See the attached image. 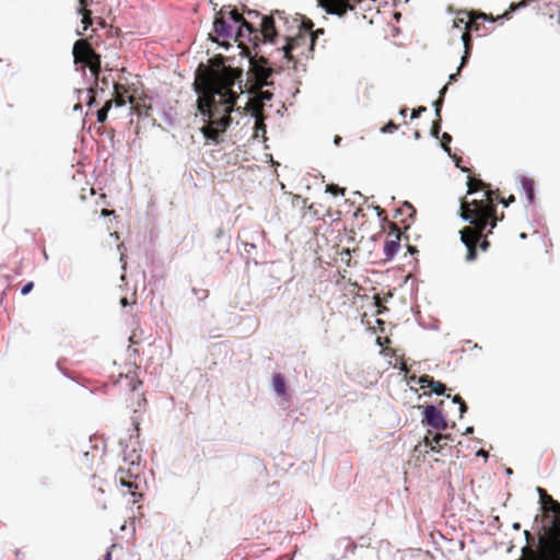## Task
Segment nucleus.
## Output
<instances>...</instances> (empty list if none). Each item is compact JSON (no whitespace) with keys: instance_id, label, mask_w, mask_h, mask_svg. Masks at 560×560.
I'll list each match as a JSON object with an SVG mask.
<instances>
[{"instance_id":"6","label":"nucleus","mask_w":560,"mask_h":560,"mask_svg":"<svg viewBox=\"0 0 560 560\" xmlns=\"http://www.w3.org/2000/svg\"><path fill=\"white\" fill-rule=\"evenodd\" d=\"M250 63L257 82L262 86L270 85L269 78L272 75V69L267 60L260 58L259 60H250Z\"/></svg>"},{"instance_id":"33","label":"nucleus","mask_w":560,"mask_h":560,"mask_svg":"<svg viewBox=\"0 0 560 560\" xmlns=\"http://www.w3.org/2000/svg\"><path fill=\"white\" fill-rule=\"evenodd\" d=\"M442 104H443V100H441V98H439V100H436L435 102L432 103V106L434 107L435 116L438 118H441L440 117V112H441V108H442Z\"/></svg>"},{"instance_id":"57","label":"nucleus","mask_w":560,"mask_h":560,"mask_svg":"<svg viewBox=\"0 0 560 560\" xmlns=\"http://www.w3.org/2000/svg\"><path fill=\"white\" fill-rule=\"evenodd\" d=\"M512 527H513V529L518 530V529H520V527H521V525H520V523H514V524L512 525Z\"/></svg>"},{"instance_id":"5","label":"nucleus","mask_w":560,"mask_h":560,"mask_svg":"<svg viewBox=\"0 0 560 560\" xmlns=\"http://www.w3.org/2000/svg\"><path fill=\"white\" fill-rule=\"evenodd\" d=\"M213 34H209V39L212 43L219 44L221 47H223L225 50L229 49L230 44L219 43V38H230L232 36V26L230 23H228L223 18L217 16L213 21Z\"/></svg>"},{"instance_id":"23","label":"nucleus","mask_w":560,"mask_h":560,"mask_svg":"<svg viewBox=\"0 0 560 560\" xmlns=\"http://www.w3.org/2000/svg\"><path fill=\"white\" fill-rule=\"evenodd\" d=\"M447 436L445 435H441V434H435L432 440H429L427 441V445L430 446V451L431 452H435V453H439V448H440V442L443 440V439H446Z\"/></svg>"},{"instance_id":"40","label":"nucleus","mask_w":560,"mask_h":560,"mask_svg":"<svg viewBox=\"0 0 560 560\" xmlns=\"http://www.w3.org/2000/svg\"><path fill=\"white\" fill-rule=\"evenodd\" d=\"M261 98L264 101H270L272 98V93L269 91H262L261 92Z\"/></svg>"},{"instance_id":"11","label":"nucleus","mask_w":560,"mask_h":560,"mask_svg":"<svg viewBox=\"0 0 560 560\" xmlns=\"http://www.w3.org/2000/svg\"><path fill=\"white\" fill-rule=\"evenodd\" d=\"M261 31L266 40L273 43L278 33L275 26V20L272 16H261Z\"/></svg>"},{"instance_id":"48","label":"nucleus","mask_w":560,"mask_h":560,"mask_svg":"<svg viewBox=\"0 0 560 560\" xmlns=\"http://www.w3.org/2000/svg\"><path fill=\"white\" fill-rule=\"evenodd\" d=\"M119 303H120V305H121L122 307H126V306H128V305H129V301H128V299H127V298H121V299H120V301H119Z\"/></svg>"},{"instance_id":"12","label":"nucleus","mask_w":560,"mask_h":560,"mask_svg":"<svg viewBox=\"0 0 560 560\" xmlns=\"http://www.w3.org/2000/svg\"><path fill=\"white\" fill-rule=\"evenodd\" d=\"M467 229L459 231L460 242L467 249L466 260L474 261L477 258V249L475 243L467 236Z\"/></svg>"},{"instance_id":"28","label":"nucleus","mask_w":560,"mask_h":560,"mask_svg":"<svg viewBox=\"0 0 560 560\" xmlns=\"http://www.w3.org/2000/svg\"><path fill=\"white\" fill-rule=\"evenodd\" d=\"M397 129H398V125L395 124L394 121L389 120L387 124H385L381 128V132L382 133H392V132L396 131Z\"/></svg>"},{"instance_id":"4","label":"nucleus","mask_w":560,"mask_h":560,"mask_svg":"<svg viewBox=\"0 0 560 560\" xmlns=\"http://www.w3.org/2000/svg\"><path fill=\"white\" fill-rule=\"evenodd\" d=\"M474 207L478 211V215L475 219L476 224H472L479 234H481L486 229L493 230L495 228V222L490 221L492 215L495 212V206H492L490 209L482 206L479 201H472Z\"/></svg>"},{"instance_id":"18","label":"nucleus","mask_w":560,"mask_h":560,"mask_svg":"<svg viewBox=\"0 0 560 560\" xmlns=\"http://www.w3.org/2000/svg\"><path fill=\"white\" fill-rule=\"evenodd\" d=\"M516 10V5L514 3H512L510 5V11L509 12H504L503 14L501 15H498L495 19L492 18L491 15H487L486 13L483 12H480L479 13V19L483 20V21H487V22H495V21H499L501 24L504 22V21H508L512 13Z\"/></svg>"},{"instance_id":"13","label":"nucleus","mask_w":560,"mask_h":560,"mask_svg":"<svg viewBox=\"0 0 560 560\" xmlns=\"http://www.w3.org/2000/svg\"><path fill=\"white\" fill-rule=\"evenodd\" d=\"M460 39H462L463 46H464V54L460 58V63L458 66V72H460L462 69L467 65L469 57H470V52H471V46H472L471 38L468 34L463 32L460 34Z\"/></svg>"},{"instance_id":"36","label":"nucleus","mask_w":560,"mask_h":560,"mask_svg":"<svg viewBox=\"0 0 560 560\" xmlns=\"http://www.w3.org/2000/svg\"><path fill=\"white\" fill-rule=\"evenodd\" d=\"M453 23H454V27H457L458 30L466 26V22L464 19L458 18V19L454 20Z\"/></svg>"},{"instance_id":"47","label":"nucleus","mask_w":560,"mask_h":560,"mask_svg":"<svg viewBox=\"0 0 560 560\" xmlns=\"http://www.w3.org/2000/svg\"><path fill=\"white\" fill-rule=\"evenodd\" d=\"M446 91H447V85H444V86L442 88V90L440 91V96H439V98L444 100V96H445Z\"/></svg>"},{"instance_id":"43","label":"nucleus","mask_w":560,"mask_h":560,"mask_svg":"<svg viewBox=\"0 0 560 560\" xmlns=\"http://www.w3.org/2000/svg\"><path fill=\"white\" fill-rule=\"evenodd\" d=\"M460 72H458V70L456 71V73H452L450 74L448 77V81L450 82H455L457 80V77L459 75Z\"/></svg>"},{"instance_id":"8","label":"nucleus","mask_w":560,"mask_h":560,"mask_svg":"<svg viewBox=\"0 0 560 560\" xmlns=\"http://www.w3.org/2000/svg\"><path fill=\"white\" fill-rule=\"evenodd\" d=\"M536 492L538 493L540 501L546 497L549 501L548 511L552 514V526L556 530L560 532V503L555 501L551 497H548L545 489L537 487Z\"/></svg>"},{"instance_id":"2","label":"nucleus","mask_w":560,"mask_h":560,"mask_svg":"<svg viewBox=\"0 0 560 560\" xmlns=\"http://www.w3.org/2000/svg\"><path fill=\"white\" fill-rule=\"evenodd\" d=\"M259 242H264V232H252L249 237L242 240L241 244L238 245L241 255L245 256L247 260L252 259L255 264H257Z\"/></svg>"},{"instance_id":"14","label":"nucleus","mask_w":560,"mask_h":560,"mask_svg":"<svg viewBox=\"0 0 560 560\" xmlns=\"http://www.w3.org/2000/svg\"><path fill=\"white\" fill-rule=\"evenodd\" d=\"M468 189L467 194L472 195L478 189L485 190L483 196L489 197L490 195V187L481 179H472L470 175H468V183H467Z\"/></svg>"},{"instance_id":"30","label":"nucleus","mask_w":560,"mask_h":560,"mask_svg":"<svg viewBox=\"0 0 560 560\" xmlns=\"http://www.w3.org/2000/svg\"><path fill=\"white\" fill-rule=\"evenodd\" d=\"M34 288V282L33 281H28L26 283H24L21 288V294L22 295H27Z\"/></svg>"},{"instance_id":"24","label":"nucleus","mask_w":560,"mask_h":560,"mask_svg":"<svg viewBox=\"0 0 560 560\" xmlns=\"http://www.w3.org/2000/svg\"><path fill=\"white\" fill-rule=\"evenodd\" d=\"M441 138H442L441 148L444 150V152H446L450 156H452L451 147H450V143L452 142V136L447 132H444V133H442Z\"/></svg>"},{"instance_id":"52","label":"nucleus","mask_w":560,"mask_h":560,"mask_svg":"<svg viewBox=\"0 0 560 560\" xmlns=\"http://www.w3.org/2000/svg\"><path fill=\"white\" fill-rule=\"evenodd\" d=\"M340 141H341V137H340V136H335V138H334V143H335L336 145H338V144L340 143Z\"/></svg>"},{"instance_id":"64","label":"nucleus","mask_w":560,"mask_h":560,"mask_svg":"<svg viewBox=\"0 0 560 560\" xmlns=\"http://www.w3.org/2000/svg\"><path fill=\"white\" fill-rule=\"evenodd\" d=\"M505 474L506 475H512L513 474V470L511 468H505Z\"/></svg>"},{"instance_id":"34","label":"nucleus","mask_w":560,"mask_h":560,"mask_svg":"<svg viewBox=\"0 0 560 560\" xmlns=\"http://www.w3.org/2000/svg\"><path fill=\"white\" fill-rule=\"evenodd\" d=\"M340 542H341V544H345V545H346V546H345V547H346V549H350V552H352V553H353V552H354V550L357 549V546H355V545H353V544H351L349 539H346V538H345V539H342Z\"/></svg>"},{"instance_id":"60","label":"nucleus","mask_w":560,"mask_h":560,"mask_svg":"<svg viewBox=\"0 0 560 560\" xmlns=\"http://www.w3.org/2000/svg\"><path fill=\"white\" fill-rule=\"evenodd\" d=\"M125 105V102L124 101H118L116 102V106L117 107H122Z\"/></svg>"},{"instance_id":"45","label":"nucleus","mask_w":560,"mask_h":560,"mask_svg":"<svg viewBox=\"0 0 560 560\" xmlns=\"http://www.w3.org/2000/svg\"><path fill=\"white\" fill-rule=\"evenodd\" d=\"M474 427L472 425H469L465 429L464 433L465 435H469V434H472L474 433Z\"/></svg>"},{"instance_id":"35","label":"nucleus","mask_w":560,"mask_h":560,"mask_svg":"<svg viewBox=\"0 0 560 560\" xmlns=\"http://www.w3.org/2000/svg\"><path fill=\"white\" fill-rule=\"evenodd\" d=\"M514 201H515V197H514L513 195H511V196L509 197V199H508V200H505V199H503V198L499 200V202H500L504 208H508V207L510 206V203H511V202H514Z\"/></svg>"},{"instance_id":"46","label":"nucleus","mask_w":560,"mask_h":560,"mask_svg":"<svg viewBox=\"0 0 560 560\" xmlns=\"http://www.w3.org/2000/svg\"><path fill=\"white\" fill-rule=\"evenodd\" d=\"M408 248V252L411 254V255H415L416 253H418V249L416 246H412V245H408L407 246Z\"/></svg>"},{"instance_id":"42","label":"nucleus","mask_w":560,"mask_h":560,"mask_svg":"<svg viewBox=\"0 0 560 560\" xmlns=\"http://www.w3.org/2000/svg\"><path fill=\"white\" fill-rule=\"evenodd\" d=\"M489 246H490V243H489L487 240H483V241L481 242V244H480V248H481V250H483V252H485V250H487V249L489 248Z\"/></svg>"},{"instance_id":"9","label":"nucleus","mask_w":560,"mask_h":560,"mask_svg":"<svg viewBox=\"0 0 560 560\" xmlns=\"http://www.w3.org/2000/svg\"><path fill=\"white\" fill-rule=\"evenodd\" d=\"M131 475L129 478L120 476L118 478V482L122 488L127 489V492L125 494H129L133 499V503L140 501L142 499V493L138 491V476H135V479H131Z\"/></svg>"},{"instance_id":"7","label":"nucleus","mask_w":560,"mask_h":560,"mask_svg":"<svg viewBox=\"0 0 560 560\" xmlns=\"http://www.w3.org/2000/svg\"><path fill=\"white\" fill-rule=\"evenodd\" d=\"M93 50L84 39H79L73 44L72 55L74 63H88L93 57Z\"/></svg>"},{"instance_id":"49","label":"nucleus","mask_w":560,"mask_h":560,"mask_svg":"<svg viewBox=\"0 0 560 560\" xmlns=\"http://www.w3.org/2000/svg\"><path fill=\"white\" fill-rule=\"evenodd\" d=\"M103 560H112V552L109 550L105 552Z\"/></svg>"},{"instance_id":"61","label":"nucleus","mask_w":560,"mask_h":560,"mask_svg":"<svg viewBox=\"0 0 560 560\" xmlns=\"http://www.w3.org/2000/svg\"><path fill=\"white\" fill-rule=\"evenodd\" d=\"M454 162H455L456 167H460L459 166V158H454Z\"/></svg>"},{"instance_id":"10","label":"nucleus","mask_w":560,"mask_h":560,"mask_svg":"<svg viewBox=\"0 0 560 560\" xmlns=\"http://www.w3.org/2000/svg\"><path fill=\"white\" fill-rule=\"evenodd\" d=\"M419 384L421 388H430V390L436 396L445 395V390L447 389L442 382L435 381L433 377L429 375L420 376Z\"/></svg>"},{"instance_id":"29","label":"nucleus","mask_w":560,"mask_h":560,"mask_svg":"<svg viewBox=\"0 0 560 560\" xmlns=\"http://www.w3.org/2000/svg\"><path fill=\"white\" fill-rule=\"evenodd\" d=\"M191 293L197 296L198 301H205L208 298V291L203 289L191 288Z\"/></svg>"},{"instance_id":"32","label":"nucleus","mask_w":560,"mask_h":560,"mask_svg":"<svg viewBox=\"0 0 560 560\" xmlns=\"http://www.w3.org/2000/svg\"><path fill=\"white\" fill-rule=\"evenodd\" d=\"M459 218H460L464 222H468V223H470L471 225H472V224H476V222H475V219H476V218H474V217H472L471 214H469V213L462 212V213L459 214Z\"/></svg>"},{"instance_id":"38","label":"nucleus","mask_w":560,"mask_h":560,"mask_svg":"<svg viewBox=\"0 0 560 560\" xmlns=\"http://www.w3.org/2000/svg\"><path fill=\"white\" fill-rule=\"evenodd\" d=\"M447 398H451L452 402L457 404L458 406L460 405V402H465L459 395H454L452 397L447 395Z\"/></svg>"},{"instance_id":"39","label":"nucleus","mask_w":560,"mask_h":560,"mask_svg":"<svg viewBox=\"0 0 560 560\" xmlns=\"http://www.w3.org/2000/svg\"><path fill=\"white\" fill-rule=\"evenodd\" d=\"M82 24H83V31H86L92 25V21L90 18L83 16Z\"/></svg>"},{"instance_id":"62","label":"nucleus","mask_w":560,"mask_h":560,"mask_svg":"<svg viewBox=\"0 0 560 560\" xmlns=\"http://www.w3.org/2000/svg\"><path fill=\"white\" fill-rule=\"evenodd\" d=\"M526 237H527V234H526V233L522 232V233L520 234V238H521V240H525Z\"/></svg>"},{"instance_id":"25","label":"nucleus","mask_w":560,"mask_h":560,"mask_svg":"<svg viewBox=\"0 0 560 560\" xmlns=\"http://www.w3.org/2000/svg\"><path fill=\"white\" fill-rule=\"evenodd\" d=\"M441 132V118H436L432 121L430 135L434 139H439Z\"/></svg>"},{"instance_id":"55","label":"nucleus","mask_w":560,"mask_h":560,"mask_svg":"<svg viewBox=\"0 0 560 560\" xmlns=\"http://www.w3.org/2000/svg\"><path fill=\"white\" fill-rule=\"evenodd\" d=\"M222 235H223V229H219L217 234H215V237L220 238Z\"/></svg>"},{"instance_id":"31","label":"nucleus","mask_w":560,"mask_h":560,"mask_svg":"<svg viewBox=\"0 0 560 560\" xmlns=\"http://www.w3.org/2000/svg\"><path fill=\"white\" fill-rule=\"evenodd\" d=\"M425 110H427V108H425V107H423V106H420V107H418V108H415V109H412V110H411L410 118H411V119H417V118H419V117H420V115H421L422 113H424Z\"/></svg>"},{"instance_id":"17","label":"nucleus","mask_w":560,"mask_h":560,"mask_svg":"<svg viewBox=\"0 0 560 560\" xmlns=\"http://www.w3.org/2000/svg\"><path fill=\"white\" fill-rule=\"evenodd\" d=\"M159 114L166 125L171 127L175 125L176 113L171 105L163 104L159 109Z\"/></svg>"},{"instance_id":"15","label":"nucleus","mask_w":560,"mask_h":560,"mask_svg":"<svg viewBox=\"0 0 560 560\" xmlns=\"http://www.w3.org/2000/svg\"><path fill=\"white\" fill-rule=\"evenodd\" d=\"M400 247L399 237L397 236L396 240H387L384 243V255L386 260H392L396 254L398 253Z\"/></svg>"},{"instance_id":"54","label":"nucleus","mask_w":560,"mask_h":560,"mask_svg":"<svg viewBox=\"0 0 560 560\" xmlns=\"http://www.w3.org/2000/svg\"><path fill=\"white\" fill-rule=\"evenodd\" d=\"M79 1H80L81 7H86L91 2L90 0H79Z\"/></svg>"},{"instance_id":"51","label":"nucleus","mask_w":560,"mask_h":560,"mask_svg":"<svg viewBox=\"0 0 560 560\" xmlns=\"http://www.w3.org/2000/svg\"><path fill=\"white\" fill-rule=\"evenodd\" d=\"M152 126L163 129L162 125L156 121V119H152Z\"/></svg>"},{"instance_id":"16","label":"nucleus","mask_w":560,"mask_h":560,"mask_svg":"<svg viewBox=\"0 0 560 560\" xmlns=\"http://www.w3.org/2000/svg\"><path fill=\"white\" fill-rule=\"evenodd\" d=\"M520 180L522 190L525 192L526 200L529 205H532L535 201L534 180L525 176H522Z\"/></svg>"},{"instance_id":"53","label":"nucleus","mask_w":560,"mask_h":560,"mask_svg":"<svg viewBox=\"0 0 560 560\" xmlns=\"http://www.w3.org/2000/svg\"><path fill=\"white\" fill-rule=\"evenodd\" d=\"M404 206H405V207H407V208H409L410 210H412V212H413V213L416 212V211H415V209H413V207H412V205H411L410 202L405 201Z\"/></svg>"},{"instance_id":"63","label":"nucleus","mask_w":560,"mask_h":560,"mask_svg":"<svg viewBox=\"0 0 560 560\" xmlns=\"http://www.w3.org/2000/svg\"><path fill=\"white\" fill-rule=\"evenodd\" d=\"M82 108L81 104H77L73 107V110H80Z\"/></svg>"},{"instance_id":"27","label":"nucleus","mask_w":560,"mask_h":560,"mask_svg":"<svg viewBox=\"0 0 560 560\" xmlns=\"http://www.w3.org/2000/svg\"><path fill=\"white\" fill-rule=\"evenodd\" d=\"M79 93L80 94H85V96H86V102L85 103H86V105L89 107H92L96 103L95 97H94L91 89H86L84 91H79Z\"/></svg>"},{"instance_id":"56","label":"nucleus","mask_w":560,"mask_h":560,"mask_svg":"<svg viewBox=\"0 0 560 560\" xmlns=\"http://www.w3.org/2000/svg\"><path fill=\"white\" fill-rule=\"evenodd\" d=\"M137 115L139 118H143V117L148 116L147 114H142V112L140 109H137Z\"/></svg>"},{"instance_id":"20","label":"nucleus","mask_w":560,"mask_h":560,"mask_svg":"<svg viewBox=\"0 0 560 560\" xmlns=\"http://www.w3.org/2000/svg\"><path fill=\"white\" fill-rule=\"evenodd\" d=\"M272 387L276 394L284 395L287 392L285 380L282 374L275 373L272 375Z\"/></svg>"},{"instance_id":"1","label":"nucleus","mask_w":560,"mask_h":560,"mask_svg":"<svg viewBox=\"0 0 560 560\" xmlns=\"http://www.w3.org/2000/svg\"><path fill=\"white\" fill-rule=\"evenodd\" d=\"M241 70L231 67L214 71L195 86L198 94L197 108L205 124L201 132L208 142L219 144L232 124H238L235 117H242V107L237 105L242 93Z\"/></svg>"},{"instance_id":"21","label":"nucleus","mask_w":560,"mask_h":560,"mask_svg":"<svg viewBox=\"0 0 560 560\" xmlns=\"http://www.w3.org/2000/svg\"><path fill=\"white\" fill-rule=\"evenodd\" d=\"M112 106H113V101H107V102H105V104L103 105L102 108L97 109L96 121L98 124H104L107 120L108 112L112 108Z\"/></svg>"},{"instance_id":"26","label":"nucleus","mask_w":560,"mask_h":560,"mask_svg":"<svg viewBox=\"0 0 560 560\" xmlns=\"http://www.w3.org/2000/svg\"><path fill=\"white\" fill-rule=\"evenodd\" d=\"M326 192H329L334 196H337V195H343L345 194V189L343 188H340L338 185L336 184H328L326 186Z\"/></svg>"},{"instance_id":"59","label":"nucleus","mask_w":560,"mask_h":560,"mask_svg":"<svg viewBox=\"0 0 560 560\" xmlns=\"http://www.w3.org/2000/svg\"><path fill=\"white\" fill-rule=\"evenodd\" d=\"M283 51H284V57L290 59V56H289V49H287L285 47H283Z\"/></svg>"},{"instance_id":"50","label":"nucleus","mask_w":560,"mask_h":560,"mask_svg":"<svg viewBox=\"0 0 560 560\" xmlns=\"http://www.w3.org/2000/svg\"><path fill=\"white\" fill-rule=\"evenodd\" d=\"M373 209H374V212H376V214H377L378 217H381V214H382V209H381V207H380V206H374V207H373Z\"/></svg>"},{"instance_id":"44","label":"nucleus","mask_w":560,"mask_h":560,"mask_svg":"<svg viewBox=\"0 0 560 560\" xmlns=\"http://www.w3.org/2000/svg\"><path fill=\"white\" fill-rule=\"evenodd\" d=\"M407 112H408V108L407 107H401L398 112L399 116L402 117V118H406L407 116Z\"/></svg>"},{"instance_id":"19","label":"nucleus","mask_w":560,"mask_h":560,"mask_svg":"<svg viewBox=\"0 0 560 560\" xmlns=\"http://www.w3.org/2000/svg\"><path fill=\"white\" fill-rule=\"evenodd\" d=\"M228 16H229V19H230L232 22H234V23H236V24H237V23H240V24H241V25H240V27H238V30H237V33H238L240 35H242V30H243V28L247 30L249 33L252 32V25H250L247 21L243 20V19L238 15V12H237L235 9L230 10V11H229V13H228Z\"/></svg>"},{"instance_id":"37","label":"nucleus","mask_w":560,"mask_h":560,"mask_svg":"<svg viewBox=\"0 0 560 560\" xmlns=\"http://www.w3.org/2000/svg\"><path fill=\"white\" fill-rule=\"evenodd\" d=\"M458 410H459V418H463L464 415L468 410V406L466 405V402H460V405L458 406Z\"/></svg>"},{"instance_id":"3","label":"nucleus","mask_w":560,"mask_h":560,"mask_svg":"<svg viewBox=\"0 0 560 560\" xmlns=\"http://www.w3.org/2000/svg\"><path fill=\"white\" fill-rule=\"evenodd\" d=\"M422 422L438 431H445L448 427L443 412L434 405H427L423 409Z\"/></svg>"},{"instance_id":"22","label":"nucleus","mask_w":560,"mask_h":560,"mask_svg":"<svg viewBox=\"0 0 560 560\" xmlns=\"http://www.w3.org/2000/svg\"><path fill=\"white\" fill-rule=\"evenodd\" d=\"M122 454H124V459L126 462H128L130 465H136L140 460V455L138 454V452L135 448H132L131 451H128V447L126 446V448L122 451Z\"/></svg>"},{"instance_id":"58","label":"nucleus","mask_w":560,"mask_h":560,"mask_svg":"<svg viewBox=\"0 0 560 560\" xmlns=\"http://www.w3.org/2000/svg\"><path fill=\"white\" fill-rule=\"evenodd\" d=\"M265 131V126H256V132Z\"/></svg>"},{"instance_id":"41","label":"nucleus","mask_w":560,"mask_h":560,"mask_svg":"<svg viewBox=\"0 0 560 560\" xmlns=\"http://www.w3.org/2000/svg\"><path fill=\"white\" fill-rule=\"evenodd\" d=\"M476 456L488 458V452L485 451L483 448H480L479 451H477Z\"/></svg>"}]
</instances>
